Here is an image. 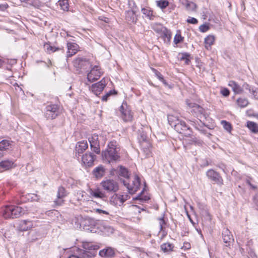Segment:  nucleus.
I'll use <instances>...</instances> for the list:
<instances>
[{"label":"nucleus","mask_w":258,"mask_h":258,"mask_svg":"<svg viewBox=\"0 0 258 258\" xmlns=\"http://www.w3.org/2000/svg\"><path fill=\"white\" fill-rule=\"evenodd\" d=\"M103 160L108 163L117 161L120 156L118 153L117 143L115 141H110L107 146V148L102 152Z\"/></svg>","instance_id":"obj_1"},{"label":"nucleus","mask_w":258,"mask_h":258,"mask_svg":"<svg viewBox=\"0 0 258 258\" xmlns=\"http://www.w3.org/2000/svg\"><path fill=\"white\" fill-rule=\"evenodd\" d=\"M168 120L170 125L173 126L177 132L185 136L190 135V128L186 125L184 121L179 120L177 117L172 115H168Z\"/></svg>","instance_id":"obj_2"},{"label":"nucleus","mask_w":258,"mask_h":258,"mask_svg":"<svg viewBox=\"0 0 258 258\" xmlns=\"http://www.w3.org/2000/svg\"><path fill=\"white\" fill-rule=\"evenodd\" d=\"M85 249L81 250L79 254H72L68 258H92L97 254L99 246L92 243L86 242L83 244Z\"/></svg>","instance_id":"obj_3"},{"label":"nucleus","mask_w":258,"mask_h":258,"mask_svg":"<svg viewBox=\"0 0 258 258\" xmlns=\"http://www.w3.org/2000/svg\"><path fill=\"white\" fill-rule=\"evenodd\" d=\"M23 208L14 205L6 206L2 211L3 216L6 218H16L25 214L26 212Z\"/></svg>","instance_id":"obj_4"},{"label":"nucleus","mask_w":258,"mask_h":258,"mask_svg":"<svg viewBox=\"0 0 258 258\" xmlns=\"http://www.w3.org/2000/svg\"><path fill=\"white\" fill-rule=\"evenodd\" d=\"M73 65L79 73L87 71L92 66L90 61L84 58H79L75 59L73 61Z\"/></svg>","instance_id":"obj_5"},{"label":"nucleus","mask_w":258,"mask_h":258,"mask_svg":"<svg viewBox=\"0 0 258 258\" xmlns=\"http://www.w3.org/2000/svg\"><path fill=\"white\" fill-rule=\"evenodd\" d=\"M124 185L127 188L130 194H134L139 189L140 186V181L139 177L135 175L134 180L131 183H128L126 180H123Z\"/></svg>","instance_id":"obj_6"},{"label":"nucleus","mask_w":258,"mask_h":258,"mask_svg":"<svg viewBox=\"0 0 258 258\" xmlns=\"http://www.w3.org/2000/svg\"><path fill=\"white\" fill-rule=\"evenodd\" d=\"M120 116L124 121H131L133 118V114L131 109L127 106L126 103H123L119 107Z\"/></svg>","instance_id":"obj_7"},{"label":"nucleus","mask_w":258,"mask_h":258,"mask_svg":"<svg viewBox=\"0 0 258 258\" xmlns=\"http://www.w3.org/2000/svg\"><path fill=\"white\" fill-rule=\"evenodd\" d=\"M101 185L103 189L108 192H115L118 189V185L116 181L112 179H107L103 181Z\"/></svg>","instance_id":"obj_8"},{"label":"nucleus","mask_w":258,"mask_h":258,"mask_svg":"<svg viewBox=\"0 0 258 258\" xmlns=\"http://www.w3.org/2000/svg\"><path fill=\"white\" fill-rule=\"evenodd\" d=\"M102 74L99 66H95L89 72L87 75V79L89 82H94L98 80Z\"/></svg>","instance_id":"obj_9"},{"label":"nucleus","mask_w":258,"mask_h":258,"mask_svg":"<svg viewBox=\"0 0 258 258\" xmlns=\"http://www.w3.org/2000/svg\"><path fill=\"white\" fill-rule=\"evenodd\" d=\"M228 86L230 87L233 91L235 94H241L243 92V88L247 89L250 92L251 89L249 86L247 84H244L242 86H241L236 82L234 81H230L229 82Z\"/></svg>","instance_id":"obj_10"},{"label":"nucleus","mask_w":258,"mask_h":258,"mask_svg":"<svg viewBox=\"0 0 258 258\" xmlns=\"http://www.w3.org/2000/svg\"><path fill=\"white\" fill-rule=\"evenodd\" d=\"M128 198L127 195L114 194L110 198V202L115 206H121Z\"/></svg>","instance_id":"obj_11"},{"label":"nucleus","mask_w":258,"mask_h":258,"mask_svg":"<svg viewBox=\"0 0 258 258\" xmlns=\"http://www.w3.org/2000/svg\"><path fill=\"white\" fill-rule=\"evenodd\" d=\"M46 109L45 115L48 119H54L58 115L59 111L57 105H48Z\"/></svg>","instance_id":"obj_12"},{"label":"nucleus","mask_w":258,"mask_h":258,"mask_svg":"<svg viewBox=\"0 0 258 258\" xmlns=\"http://www.w3.org/2000/svg\"><path fill=\"white\" fill-rule=\"evenodd\" d=\"M106 85V80L102 79L100 82L93 84L91 88V91L96 95H98L103 91Z\"/></svg>","instance_id":"obj_13"},{"label":"nucleus","mask_w":258,"mask_h":258,"mask_svg":"<svg viewBox=\"0 0 258 258\" xmlns=\"http://www.w3.org/2000/svg\"><path fill=\"white\" fill-rule=\"evenodd\" d=\"M91 150L96 154L100 153V144L98 140V136L93 134L91 138H89Z\"/></svg>","instance_id":"obj_14"},{"label":"nucleus","mask_w":258,"mask_h":258,"mask_svg":"<svg viewBox=\"0 0 258 258\" xmlns=\"http://www.w3.org/2000/svg\"><path fill=\"white\" fill-rule=\"evenodd\" d=\"M158 27L159 28L157 29L154 28V30L160 32L164 42L167 43H169L171 37L170 31L161 25H158Z\"/></svg>","instance_id":"obj_15"},{"label":"nucleus","mask_w":258,"mask_h":258,"mask_svg":"<svg viewBox=\"0 0 258 258\" xmlns=\"http://www.w3.org/2000/svg\"><path fill=\"white\" fill-rule=\"evenodd\" d=\"M206 175L211 180L214 181L219 185L223 184V179L219 174L212 169L209 170Z\"/></svg>","instance_id":"obj_16"},{"label":"nucleus","mask_w":258,"mask_h":258,"mask_svg":"<svg viewBox=\"0 0 258 258\" xmlns=\"http://www.w3.org/2000/svg\"><path fill=\"white\" fill-rule=\"evenodd\" d=\"M96 156L91 153H87L82 157V162L84 165L88 167L92 166L93 165Z\"/></svg>","instance_id":"obj_17"},{"label":"nucleus","mask_w":258,"mask_h":258,"mask_svg":"<svg viewBox=\"0 0 258 258\" xmlns=\"http://www.w3.org/2000/svg\"><path fill=\"white\" fill-rule=\"evenodd\" d=\"M67 196L66 191L64 187L60 186L58 188L57 193V198L54 201L56 205H61L63 202V199Z\"/></svg>","instance_id":"obj_18"},{"label":"nucleus","mask_w":258,"mask_h":258,"mask_svg":"<svg viewBox=\"0 0 258 258\" xmlns=\"http://www.w3.org/2000/svg\"><path fill=\"white\" fill-rule=\"evenodd\" d=\"M67 47V57H71L75 54L79 48V46L77 43L73 42H68Z\"/></svg>","instance_id":"obj_19"},{"label":"nucleus","mask_w":258,"mask_h":258,"mask_svg":"<svg viewBox=\"0 0 258 258\" xmlns=\"http://www.w3.org/2000/svg\"><path fill=\"white\" fill-rule=\"evenodd\" d=\"M188 105L190 107L194 108V109H193L194 111H195L196 112L199 113V115H198V116L200 117V119H202L203 118H206V115L205 113V111L203 108H202L199 105L192 104L191 103L188 104Z\"/></svg>","instance_id":"obj_20"},{"label":"nucleus","mask_w":258,"mask_h":258,"mask_svg":"<svg viewBox=\"0 0 258 258\" xmlns=\"http://www.w3.org/2000/svg\"><path fill=\"white\" fill-rule=\"evenodd\" d=\"M222 236L223 241L226 244V246L229 245L233 241L232 235L230 231L228 229H224L222 232Z\"/></svg>","instance_id":"obj_21"},{"label":"nucleus","mask_w":258,"mask_h":258,"mask_svg":"<svg viewBox=\"0 0 258 258\" xmlns=\"http://www.w3.org/2000/svg\"><path fill=\"white\" fill-rule=\"evenodd\" d=\"M89 197L90 198L103 199L105 196V194L99 189H89L88 190Z\"/></svg>","instance_id":"obj_22"},{"label":"nucleus","mask_w":258,"mask_h":258,"mask_svg":"<svg viewBox=\"0 0 258 258\" xmlns=\"http://www.w3.org/2000/svg\"><path fill=\"white\" fill-rule=\"evenodd\" d=\"M88 143L87 141H83L78 142L76 146V152L79 155L88 148Z\"/></svg>","instance_id":"obj_23"},{"label":"nucleus","mask_w":258,"mask_h":258,"mask_svg":"<svg viewBox=\"0 0 258 258\" xmlns=\"http://www.w3.org/2000/svg\"><path fill=\"white\" fill-rule=\"evenodd\" d=\"M181 3L188 11L195 12L197 10V5L192 2H189L188 0H182Z\"/></svg>","instance_id":"obj_24"},{"label":"nucleus","mask_w":258,"mask_h":258,"mask_svg":"<svg viewBox=\"0 0 258 258\" xmlns=\"http://www.w3.org/2000/svg\"><path fill=\"white\" fill-rule=\"evenodd\" d=\"M215 40V37L213 35H209L207 36L204 40V43L205 48L207 50H210L211 48V46L214 44Z\"/></svg>","instance_id":"obj_25"},{"label":"nucleus","mask_w":258,"mask_h":258,"mask_svg":"<svg viewBox=\"0 0 258 258\" xmlns=\"http://www.w3.org/2000/svg\"><path fill=\"white\" fill-rule=\"evenodd\" d=\"M125 19L130 22H136L137 18L136 17V10L133 8L132 10L126 12Z\"/></svg>","instance_id":"obj_26"},{"label":"nucleus","mask_w":258,"mask_h":258,"mask_svg":"<svg viewBox=\"0 0 258 258\" xmlns=\"http://www.w3.org/2000/svg\"><path fill=\"white\" fill-rule=\"evenodd\" d=\"M13 142L8 140H3L0 142V151H7L12 148Z\"/></svg>","instance_id":"obj_27"},{"label":"nucleus","mask_w":258,"mask_h":258,"mask_svg":"<svg viewBox=\"0 0 258 258\" xmlns=\"http://www.w3.org/2000/svg\"><path fill=\"white\" fill-rule=\"evenodd\" d=\"M92 172L96 178H100L104 175L105 169L103 166L100 165L94 169Z\"/></svg>","instance_id":"obj_28"},{"label":"nucleus","mask_w":258,"mask_h":258,"mask_svg":"<svg viewBox=\"0 0 258 258\" xmlns=\"http://www.w3.org/2000/svg\"><path fill=\"white\" fill-rule=\"evenodd\" d=\"M141 145L143 152H145L146 156H149L151 154V145L150 143L147 141L143 140V142L141 144Z\"/></svg>","instance_id":"obj_29"},{"label":"nucleus","mask_w":258,"mask_h":258,"mask_svg":"<svg viewBox=\"0 0 258 258\" xmlns=\"http://www.w3.org/2000/svg\"><path fill=\"white\" fill-rule=\"evenodd\" d=\"M32 227V224L30 221L23 220L20 223L19 229L21 231H27Z\"/></svg>","instance_id":"obj_30"},{"label":"nucleus","mask_w":258,"mask_h":258,"mask_svg":"<svg viewBox=\"0 0 258 258\" xmlns=\"http://www.w3.org/2000/svg\"><path fill=\"white\" fill-rule=\"evenodd\" d=\"M114 254V250L111 247L104 248L99 251V255L101 256H112Z\"/></svg>","instance_id":"obj_31"},{"label":"nucleus","mask_w":258,"mask_h":258,"mask_svg":"<svg viewBox=\"0 0 258 258\" xmlns=\"http://www.w3.org/2000/svg\"><path fill=\"white\" fill-rule=\"evenodd\" d=\"M14 162L10 160H5L0 162V167L5 170L9 169L13 167Z\"/></svg>","instance_id":"obj_32"},{"label":"nucleus","mask_w":258,"mask_h":258,"mask_svg":"<svg viewBox=\"0 0 258 258\" xmlns=\"http://www.w3.org/2000/svg\"><path fill=\"white\" fill-rule=\"evenodd\" d=\"M44 48L46 51L49 54L58 50H63V49L61 48L52 46L48 43L45 44L44 45Z\"/></svg>","instance_id":"obj_33"},{"label":"nucleus","mask_w":258,"mask_h":258,"mask_svg":"<svg viewBox=\"0 0 258 258\" xmlns=\"http://www.w3.org/2000/svg\"><path fill=\"white\" fill-rule=\"evenodd\" d=\"M247 127L253 133H258V124L253 121H248Z\"/></svg>","instance_id":"obj_34"},{"label":"nucleus","mask_w":258,"mask_h":258,"mask_svg":"<svg viewBox=\"0 0 258 258\" xmlns=\"http://www.w3.org/2000/svg\"><path fill=\"white\" fill-rule=\"evenodd\" d=\"M173 247V245L169 242L164 243L161 245V248L164 252L172 251Z\"/></svg>","instance_id":"obj_35"},{"label":"nucleus","mask_w":258,"mask_h":258,"mask_svg":"<svg viewBox=\"0 0 258 258\" xmlns=\"http://www.w3.org/2000/svg\"><path fill=\"white\" fill-rule=\"evenodd\" d=\"M236 103L238 106L241 108L245 107L249 103L248 100L244 98H238Z\"/></svg>","instance_id":"obj_36"},{"label":"nucleus","mask_w":258,"mask_h":258,"mask_svg":"<svg viewBox=\"0 0 258 258\" xmlns=\"http://www.w3.org/2000/svg\"><path fill=\"white\" fill-rule=\"evenodd\" d=\"M118 174L119 176L125 178L126 180H127L129 177L128 170H127V169H126L124 167H123L122 166L119 167Z\"/></svg>","instance_id":"obj_37"},{"label":"nucleus","mask_w":258,"mask_h":258,"mask_svg":"<svg viewBox=\"0 0 258 258\" xmlns=\"http://www.w3.org/2000/svg\"><path fill=\"white\" fill-rule=\"evenodd\" d=\"M58 4L61 10L67 11L69 10V3L68 0H59Z\"/></svg>","instance_id":"obj_38"},{"label":"nucleus","mask_w":258,"mask_h":258,"mask_svg":"<svg viewBox=\"0 0 258 258\" xmlns=\"http://www.w3.org/2000/svg\"><path fill=\"white\" fill-rule=\"evenodd\" d=\"M142 12L145 15L146 17L149 19H152L153 17V12L149 9L143 8L142 9Z\"/></svg>","instance_id":"obj_39"},{"label":"nucleus","mask_w":258,"mask_h":258,"mask_svg":"<svg viewBox=\"0 0 258 258\" xmlns=\"http://www.w3.org/2000/svg\"><path fill=\"white\" fill-rule=\"evenodd\" d=\"M180 55V60H183L185 61V63L186 64H188L190 60H189V57L190 54L188 53H182L179 54Z\"/></svg>","instance_id":"obj_40"},{"label":"nucleus","mask_w":258,"mask_h":258,"mask_svg":"<svg viewBox=\"0 0 258 258\" xmlns=\"http://www.w3.org/2000/svg\"><path fill=\"white\" fill-rule=\"evenodd\" d=\"M157 6L161 9L166 8L169 5V2L166 0H160L157 1Z\"/></svg>","instance_id":"obj_41"},{"label":"nucleus","mask_w":258,"mask_h":258,"mask_svg":"<svg viewBox=\"0 0 258 258\" xmlns=\"http://www.w3.org/2000/svg\"><path fill=\"white\" fill-rule=\"evenodd\" d=\"M221 123L223 126V127L225 130L229 133L231 132L232 127L231 124L229 122L225 120H222L221 121Z\"/></svg>","instance_id":"obj_42"},{"label":"nucleus","mask_w":258,"mask_h":258,"mask_svg":"<svg viewBox=\"0 0 258 258\" xmlns=\"http://www.w3.org/2000/svg\"><path fill=\"white\" fill-rule=\"evenodd\" d=\"M246 182L247 184H248L250 186V187L252 189H253L254 190L257 189V185L253 184V181H252L251 178L249 177V178H247L246 180Z\"/></svg>","instance_id":"obj_43"},{"label":"nucleus","mask_w":258,"mask_h":258,"mask_svg":"<svg viewBox=\"0 0 258 258\" xmlns=\"http://www.w3.org/2000/svg\"><path fill=\"white\" fill-rule=\"evenodd\" d=\"M183 37H182L180 34H176L174 38V42L175 44L182 42L183 41Z\"/></svg>","instance_id":"obj_44"},{"label":"nucleus","mask_w":258,"mask_h":258,"mask_svg":"<svg viewBox=\"0 0 258 258\" xmlns=\"http://www.w3.org/2000/svg\"><path fill=\"white\" fill-rule=\"evenodd\" d=\"M210 29L209 25L207 24H203L199 27V30L201 32H206Z\"/></svg>","instance_id":"obj_45"},{"label":"nucleus","mask_w":258,"mask_h":258,"mask_svg":"<svg viewBox=\"0 0 258 258\" xmlns=\"http://www.w3.org/2000/svg\"><path fill=\"white\" fill-rule=\"evenodd\" d=\"M186 22L188 23L192 24H196L198 23V20L195 18L192 17H189L187 20Z\"/></svg>","instance_id":"obj_46"},{"label":"nucleus","mask_w":258,"mask_h":258,"mask_svg":"<svg viewBox=\"0 0 258 258\" xmlns=\"http://www.w3.org/2000/svg\"><path fill=\"white\" fill-rule=\"evenodd\" d=\"M94 210L96 213L99 214L109 215V213L105 210H103L100 209H95Z\"/></svg>","instance_id":"obj_47"},{"label":"nucleus","mask_w":258,"mask_h":258,"mask_svg":"<svg viewBox=\"0 0 258 258\" xmlns=\"http://www.w3.org/2000/svg\"><path fill=\"white\" fill-rule=\"evenodd\" d=\"M153 71L155 72L156 76L157 77V78L159 79L160 81H163V77L161 74L160 73H159L158 71L156 70L153 69Z\"/></svg>","instance_id":"obj_48"},{"label":"nucleus","mask_w":258,"mask_h":258,"mask_svg":"<svg viewBox=\"0 0 258 258\" xmlns=\"http://www.w3.org/2000/svg\"><path fill=\"white\" fill-rule=\"evenodd\" d=\"M159 224L160 227V230L162 231L163 229V225L165 224V222L163 218H159Z\"/></svg>","instance_id":"obj_49"},{"label":"nucleus","mask_w":258,"mask_h":258,"mask_svg":"<svg viewBox=\"0 0 258 258\" xmlns=\"http://www.w3.org/2000/svg\"><path fill=\"white\" fill-rule=\"evenodd\" d=\"M113 93H115V91L110 90L108 93H107L106 94H105L102 97V100L107 101L108 97L112 94Z\"/></svg>","instance_id":"obj_50"},{"label":"nucleus","mask_w":258,"mask_h":258,"mask_svg":"<svg viewBox=\"0 0 258 258\" xmlns=\"http://www.w3.org/2000/svg\"><path fill=\"white\" fill-rule=\"evenodd\" d=\"M221 93L222 94L223 96L227 97L229 96L230 92L228 90V89L224 88L221 90Z\"/></svg>","instance_id":"obj_51"},{"label":"nucleus","mask_w":258,"mask_h":258,"mask_svg":"<svg viewBox=\"0 0 258 258\" xmlns=\"http://www.w3.org/2000/svg\"><path fill=\"white\" fill-rule=\"evenodd\" d=\"M250 93H251L253 95V97L255 99H258V89H255L254 90H251Z\"/></svg>","instance_id":"obj_52"},{"label":"nucleus","mask_w":258,"mask_h":258,"mask_svg":"<svg viewBox=\"0 0 258 258\" xmlns=\"http://www.w3.org/2000/svg\"><path fill=\"white\" fill-rule=\"evenodd\" d=\"M128 4L132 9L133 8L135 9L137 8L135 3L133 1H128Z\"/></svg>","instance_id":"obj_53"},{"label":"nucleus","mask_w":258,"mask_h":258,"mask_svg":"<svg viewBox=\"0 0 258 258\" xmlns=\"http://www.w3.org/2000/svg\"><path fill=\"white\" fill-rule=\"evenodd\" d=\"M28 199L31 198L33 200H37V196L34 194H28Z\"/></svg>","instance_id":"obj_54"},{"label":"nucleus","mask_w":258,"mask_h":258,"mask_svg":"<svg viewBox=\"0 0 258 258\" xmlns=\"http://www.w3.org/2000/svg\"><path fill=\"white\" fill-rule=\"evenodd\" d=\"M194 142H195V144L196 145H199V146L202 145V144L203 143V142L202 141L200 140H198L196 138L194 140Z\"/></svg>","instance_id":"obj_55"},{"label":"nucleus","mask_w":258,"mask_h":258,"mask_svg":"<svg viewBox=\"0 0 258 258\" xmlns=\"http://www.w3.org/2000/svg\"><path fill=\"white\" fill-rule=\"evenodd\" d=\"M253 202L258 208V194L254 196L253 198Z\"/></svg>","instance_id":"obj_56"},{"label":"nucleus","mask_w":258,"mask_h":258,"mask_svg":"<svg viewBox=\"0 0 258 258\" xmlns=\"http://www.w3.org/2000/svg\"><path fill=\"white\" fill-rule=\"evenodd\" d=\"M196 128L199 130V131H200V132L204 135L206 134L207 133V132H206V130H205V129H203V128H202L201 127H200V128H199V127L198 126H196Z\"/></svg>","instance_id":"obj_57"},{"label":"nucleus","mask_w":258,"mask_h":258,"mask_svg":"<svg viewBox=\"0 0 258 258\" xmlns=\"http://www.w3.org/2000/svg\"><path fill=\"white\" fill-rule=\"evenodd\" d=\"M137 199L140 200H144V201H147L149 199V198L148 197H147V196H145L144 198H143L141 195H139Z\"/></svg>","instance_id":"obj_58"},{"label":"nucleus","mask_w":258,"mask_h":258,"mask_svg":"<svg viewBox=\"0 0 258 258\" xmlns=\"http://www.w3.org/2000/svg\"><path fill=\"white\" fill-rule=\"evenodd\" d=\"M204 212L205 213V215L206 216H207V217H208L207 219L209 220H211V216H210V214L209 213V212L208 211H205Z\"/></svg>","instance_id":"obj_59"},{"label":"nucleus","mask_w":258,"mask_h":258,"mask_svg":"<svg viewBox=\"0 0 258 258\" xmlns=\"http://www.w3.org/2000/svg\"><path fill=\"white\" fill-rule=\"evenodd\" d=\"M249 255L251 256V257H254L255 256V254L251 250L250 252H248Z\"/></svg>","instance_id":"obj_60"},{"label":"nucleus","mask_w":258,"mask_h":258,"mask_svg":"<svg viewBox=\"0 0 258 258\" xmlns=\"http://www.w3.org/2000/svg\"><path fill=\"white\" fill-rule=\"evenodd\" d=\"M185 247L187 249L189 248L190 247V244L186 243V245H185Z\"/></svg>","instance_id":"obj_61"},{"label":"nucleus","mask_w":258,"mask_h":258,"mask_svg":"<svg viewBox=\"0 0 258 258\" xmlns=\"http://www.w3.org/2000/svg\"><path fill=\"white\" fill-rule=\"evenodd\" d=\"M164 85H167V83L166 81L163 79V81H161Z\"/></svg>","instance_id":"obj_62"},{"label":"nucleus","mask_w":258,"mask_h":258,"mask_svg":"<svg viewBox=\"0 0 258 258\" xmlns=\"http://www.w3.org/2000/svg\"><path fill=\"white\" fill-rule=\"evenodd\" d=\"M205 135H206L207 137L210 138V136H211V134H210V133H206V134H205Z\"/></svg>","instance_id":"obj_63"},{"label":"nucleus","mask_w":258,"mask_h":258,"mask_svg":"<svg viewBox=\"0 0 258 258\" xmlns=\"http://www.w3.org/2000/svg\"><path fill=\"white\" fill-rule=\"evenodd\" d=\"M3 61L0 59V67L3 65Z\"/></svg>","instance_id":"obj_64"}]
</instances>
